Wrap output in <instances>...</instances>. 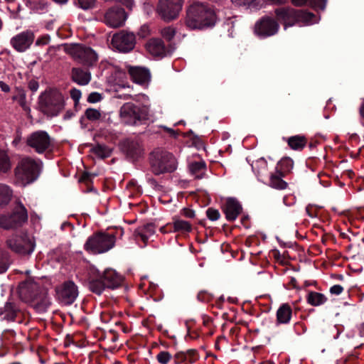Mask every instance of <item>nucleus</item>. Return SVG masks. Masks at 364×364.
<instances>
[{"label":"nucleus","mask_w":364,"mask_h":364,"mask_svg":"<svg viewBox=\"0 0 364 364\" xmlns=\"http://www.w3.org/2000/svg\"><path fill=\"white\" fill-rule=\"evenodd\" d=\"M292 315V309L289 304H283L277 310V321L278 323H287Z\"/></svg>","instance_id":"obj_27"},{"label":"nucleus","mask_w":364,"mask_h":364,"mask_svg":"<svg viewBox=\"0 0 364 364\" xmlns=\"http://www.w3.org/2000/svg\"><path fill=\"white\" fill-rule=\"evenodd\" d=\"M26 99V93L24 90L20 89L18 90V95L13 97V100H25Z\"/></svg>","instance_id":"obj_56"},{"label":"nucleus","mask_w":364,"mask_h":364,"mask_svg":"<svg viewBox=\"0 0 364 364\" xmlns=\"http://www.w3.org/2000/svg\"><path fill=\"white\" fill-rule=\"evenodd\" d=\"M284 171H289L293 166V161L288 157L283 158L278 164Z\"/></svg>","instance_id":"obj_41"},{"label":"nucleus","mask_w":364,"mask_h":364,"mask_svg":"<svg viewBox=\"0 0 364 364\" xmlns=\"http://www.w3.org/2000/svg\"><path fill=\"white\" fill-rule=\"evenodd\" d=\"M307 139L304 136H293L288 139L289 146L294 150L303 149L306 146Z\"/></svg>","instance_id":"obj_31"},{"label":"nucleus","mask_w":364,"mask_h":364,"mask_svg":"<svg viewBox=\"0 0 364 364\" xmlns=\"http://www.w3.org/2000/svg\"><path fill=\"white\" fill-rule=\"evenodd\" d=\"M105 287L109 289H114L122 286L124 282V277L118 274L112 269H107L102 274H100Z\"/></svg>","instance_id":"obj_19"},{"label":"nucleus","mask_w":364,"mask_h":364,"mask_svg":"<svg viewBox=\"0 0 364 364\" xmlns=\"http://www.w3.org/2000/svg\"><path fill=\"white\" fill-rule=\"evenodd\" d=\"M72 80L80 85H85L91 80V74L88 71H84L82 68H73L72 69Z\"/></svg>","instance_id":"obj_26"},{"label":"nucleus","mask_w":364,"mask_h":364,"mask_svg":"<svg viewBox=\"0 0 364 364\" xmlns=\"http://www.w3.org/2000/svg\"><path fill=\"white\" fill-rule=\"evenodd\" d=\"M39 173V166L33 159H31L22 160L15 168L16 179L23 186L33 182L38 178Z\"/></svg>","instance_id":"obj_7"},{"label":"nucleus","mask_w":364,"mask_h":364,"mask_svg":"<svg viewBox=\"0 0 364 364\" xmlns=\"http://www.w3.org/2000/svg\"><path fill=\"white\" fill-rule=\"evenodd\" d=\"M58 299L65 305L72 304L78 295L77 287L71 281H65L60 287H56Z\"/></svg>","instance_id":"obj_17"},{"label":"nucleus","mask_w":364,"mask_h":364,"mask_svg":"<svg viewBox=\"0 0 364 364\" xmlns=\"http://www.w3.org/2000/svg\"><path fill=\"white\" fill-rule=\"evenodd\" d=\"M174 359L176 363H180L186 360V354L184 352H178L175 354Z\"/></svg>","instance_id":"obj_52"},{"label":"nucleus","mask_w":364,"mask_h":364,"mask_svg":"<svg viewBox=\"0 0 364 364\" xmlns=\"http://www.w3.org/2000/svg\"><path fill=\"white\" fill-rule=\"evenodd\" d=\"M207 217L212 221L217 220L220 218V213L218 210L209 208L206 211Z\"/></svg>","instance_id":"obj_43"},{"label":"nucleus","mask_w":364,"mask_h":364,"mask_svg":"<svg viewBox=\"0 0 364 364\" xmlns=\"http://www.w3.org/2000/svg\"><path fill=\"white\" fill-rule=\"evenodd\" d=\"M277 22L282 23L284 28L303 23L309 24L315 18L314 14L304 9H295L290 6H282L274 9Z\"/></svg>","instance_id":"obj_2"},{"label":"nucleus","mask_w":364,"mask_h":364,"mask_svg":"<svg viewBox=\"0 0 364 364\" xmlns=\"http://www.w3.org/2000/svg\"><path fill=\"white\" fill-rule=\"evenodd\" d=\"M164 130H166L168 133L172 135L174 138H177L178 133L173 129L164 127Z\"/></svg>","instance_id":"obj_60"},{"label":"nucleus","mask_w":364,"mask_h":364,"mask_svg":"<svg viewBox=\"0 0 364 364\" xmlns=\"http://www.w3.org/2000/svg\"><path fill=\"white\" fill-rule=\"evenodd\" d=\"M27 220V210L18 201L11 213L0 215V228L4 230L16 229L22 227Z\"/></svg>","instance_id":"obj_5"},{"label":"nucleus","mask_w":364,"mask_h":364,"mask_svg":"<svg viewBox=\"0 0 364 364\" xmlns=\"http://www.w3.org/2000/svg\"><path fill=\"white\" fill-rule=\"evenodd\" d=\"M150 34V31L149 29L148 26L144 25L142 26L139 32L137 33V35L139 38H144L147 37Z\"/></svg>","instance_id":"obj_47"},{"label":"nucleus","mask_w":364,"mask_h":364,"mask_svg":"<svg viewBox=\"0 0 364 364\" xmlns=\"http://www.w3.org/2000/svg\"><path fill=\"white\" fill-rule=\"evenodd\" d=\"M197 352L196 350L190 349L186 351V355H188L190 357V363H193L196 360L193 358L196 355Z\"/></svg>","instance_id":"obj_58"},{"label":"nucleus","mask_w":364,"mask_h":364,"mask_svg":"<svg viewBox=\"0 0 364 364\" xmlns=\"http://www.w3.org/2000/svg\"><path fill=\"white\" fill-rule=\"evenodd\" d=\"M115 241L114 235L98 232L88 238L85 244V250L92 254L103 253L112 248Z\"/></svg>","instance_id":"obj_6"},{"label":"nucleus","mask_w":364,"mask_h":364,"mask_svg":"<svg viewBox=\"0 0 364 364\" xmlns=\"http://www.w3.org/2000/svg\"><path fill=\"white\" fill-rule=\"evenodd\" d=\"M118 146L126 158L133 162L139 160L144 155L142 145L137 140L126 138L119 141Z\"/></svg>","instance_id":"obj_12"},{"label":"nucleus","mask_w":364,"mask_h":364,"mask_svg":"<svg viewBox=\"0 0 364 364\" xmlns=\"http://www.w3.org/2000/svg\"><path fill=\"white\" fill-rule=\"evenodd\" d=\"M85 116L90 121H96L100 119L101 112L94 108H88L85 112Z\"/></svg>","instance_id":"obj_38"},{"label":"nucleus","mask_w":364,"mask_h":364,"mask_svg":"<svg viewBox=\"0 0 364 364\" xmlns=\"http://www.w3.org/2000/svg\"><path fill=\"white\" fill-rule=\"evenodd\" d=\"M34 35L32 32H23L11 39L13 47L18 51L22 52L28 48L33 43Z\"/></svg>","instance_id":"obj_21"},{"label":"nucleus","mask_w":364,"mask_h":364,"mask_svg":"<svg viewBox=\"0 0 364 364\" xmlns=\"http://www.w3.org/2000/svg\"><path fill=\"white\" fill-rule=\"evenodd\" d=\"M64 50L85 66H92L97 60L96 53L90 47L78 44H65Z\"/></svg>","instance_id":"obj_9"},{"label":"nucleus","mask_w":364,"mask_h":364,"mask_svg":"<svg viewBox=\"0 0 364 364\" xmlns=\"http://www.w3.org/2000/svg\"><path fill=\"white\" fill-rule=\"evenodd\" d=\"M38 105L40 111L44 114L57 116L64 109V97L57 89H50L41 93Z\"/></svg>","instance_id":"obj_4"},{"label":"nucleus","mask_w":364,"mask_h":364,"mask_svg":"<svg viewBox=\"0 0 364 364\" xmlns=\"http://www.w3.org/2000/svg\"><path fill=\"white\" fill-rule=\"evenodd\" d=\"M6 243L10 250L21 256L31 255L36 246L34 238L26 233L13 235Z\"/></svg>","instance_id":"obj_8"},{"label":"nucleus","mask_w":364,"mask_h":364,"mask_svg":"<svg viewBox=\"0 0 364 364\" xmlns=\"http://www.w3.org/2000/svg\"><path fill=\"white\" fill-rule=\"evenodd\" d=\"M271 186L277 189H285L287 187V183L285 182L280 176L272 175L270 177Z\"/></svg>","instance_id":"obj_36"},{"label":"nucleus","mask_w":364,"mask_h":364,"mask_svg":"<svg viewBox=\"0 0 364 364\" xmlns=\"http://www.w3.org/2000/svg\"><path fill=\"white\" fill-rule=\"evenodd\" d=\"M73 114H74L71 110H68L64 115V119H68L71 118L73 116Z\"/></svg>","instance_id":"obj_63"},{"label":"nucleus","mask_w":364,"mask_h":364,"mask_svg":"<svg viewBox=\"0 0 364 364\" xmlns=\"http://www.w3.org/2000/svg\"><path fill=\"white\" fill-rule=\"evenodd\" d=\"M182 214L186 218H193L195 217L194 211L188 208H184L182 209Z\"/></svg>","instance_id":"obj_53"},{"label":"nucleus","mask_w":364,"mask_h":364,"mask_svg":"<svg viewBox=\"0 0 364 364\" xmlns=\"http://www.w3.org/2000/svg\"><path fill=\"white\" fill-rule=\"evenodd\" d=\"M306 299L309 304L314 306L321 305L327 300L323 294L315 291H310L307 295Z\"/></svg>","instance_id":"obj_33"},{"label":"nucleus","mask_w":364,"mask_h":364,"mask_svg":"<svg viewBox=\"0 0 364 364\" xmlns=\"http://www.w3.org/2000/svg\"><path fill=\"white\" fill-rule=\"evenodd\" d=\"M205 168V164L203 161L193 162L189 165V170L191 173L197 174L202 169Z\"/></svg>","instance_id":"obj_40"},{"label":"nucleus","mask_w":364,"mask_h":364,"mask_svg":"<svg viewBox=\"0 0 364 364\" xmlns=\"http://www.w3.org/2000/svg\"><path fill=\"white\" fill-rule=\"evenodd\" d=\"M183 4V0H159L156 11L164 21L169 22L178 16Z\"/></svg>","instance_id":"obj_10"},{"label":"nucleus","mask_w":364,"mask_h":364,"mask_svg":"<svg viewBox=\"0 0 364 364\" xmlns=\"http://www.w3.org/2000/svg\"><path fill=\"white\" fill-rule=\"evenodd\" d=\"M279 28V25L276 19L264 16L256 22L254 31L258 36L265 38L276 34Z\"/></svg>","instance_id":"obj_15"},{"label":"nucleus","mask_w":364,"mask_h":364,"mask_svg":"<svg viewBox=\"0 0 364 364\" xmlns=\"http://www.w3.org/2000/svg\"><path fill=\"white\" fill-rule=\"evenodd\" d=\"M359 112L361 118L364 119V102L361 104L360 107Z\"/></svg>","instance_id":"obj_64"},{"label":"nucleus","mask_w":364,"mask_h":364,"mask_svg":"<svg viewBox=\"0 0 364 364\" xmlns=\"http://www.w3.org/2000/svg\"><path fill=\"white\" fill-rule=\"evenodd\" d=\"M231 2L235 6H246L247 8L250 6L257 7L259 4L258 0H231Z\"/></svg>","instance_id":"obj_37"},{"label":"nucleus","mask_w":364,"mask_h":364,"mask_svg":"<svg viewBox=\"0 0 364 364\" xmlns=\"http://www.w3.org/2000/svg\"><path fill=\"white\" fill-rule=\"evenodd\" d=\"M0 87L4 92H9L10 91L9 86L2 81H0Z\"/></svg>","instance_id":"obj_59"},{"label":"nucleus","mask_w":364,"mask_h":364,"mask_svg":"<svg viewBox=\"0 0 364 364\" xmlns=\"http://www.w3.org/2000/svg\"><path fill=\"white\" fill-rule=\"evenodd\" d=\"M343 287L341 285H334L330 289V292L333 294H340L343 291Z\"/></svg>","instance_id":"obj_55"},{"label":"nucleus","mask_w":364,"mask_h":364,"mask_svg":"<svg viewBox=\"0 0 364 364\" xmlns=\"http://www.w3.org/2000/svg\"><path fill=\"white\" fill-rule=\"evenodd\" d=\"M148 181L149 183H151L152 186H154L156 188L159 186L158 182L156 181V180L154 178H149Z\"/></svg>","instance_id":"obj_62"},{"label":"nucleus","mask_w":364,"mask_h":364,"mask_svg":"<svg viewBox=\"0 0 364 364\" xmlns=\"http://www.w3.org/2000/svg\"><path fill=\"white\" fill-rule=\"evenodd\" d=\"M218 20L213 7L208 3L193 1L186 9L184 24L191 30H204L213 28Z\"/></svg>","instance_id":"obj_1"},{"label":"nucleus","mask_w":364,"mask_h":364,"mask_svg":"<svg viewBox=\"0 0 364 364\" xmlns=\"http://www.w3.org/2000/svg\"><path fill=\"white\" fill-rule=\"evenodd\" d=\"M105 285V284H104L102 279H101V277L100 276V273L98 274L97 278L90 279L88 282L89 289L92 292H93L97 295L101 294L102 292L103 291V290L107 289Z\"/></svg>","instance_id":"obj_30"},{"label":"nucleus","mask_w":364,"mask_h":364,"mask_svg":"<svg viewBox=\"0 0 364 364\" xmlns=\"http://www.w3.org/2000/svg\"><path fill=\"white\" fill-rule=\"evenodd\" d=\"M149 163L155 175L172 173L177 168V161L173 155L161 148H156L150 153Z\"/></svg>","instance_id":"obj_3"},{"label":"nucleus","mask_w":364,"mask_h":364,"mask_svg":"<svg viewBox=\"0 0 364 364\" xmlns=\"http://www.w3.org/2000/svg\"><path fill=\"white\" fill-rule=\"evenodd\" d=\"M12 197V191L9 186L0 184V208L7 205Z\"/></svg>","instance_id":"obj_32"},{"label":"nucleus","mask_w":364,"mask_h":364,"mask_svg":"<svg viewBox=\"0 0 364 364\" xmlns=\"http://www.w3.org/2000/svg\"><path fill=\"white\" fill-rule=\"evenodd\" d=\"M129 74L132 80L138 84H144L149 81L151 75L149 70L141 67H129Z\"/></svg>","instance_id":"obj_23"},{"label":"nucleus","mask_w":364,"mask_h":364,"mask_svg":"<svg viewBox=\"0 0 364 364\" xmlns=\"http://www.w3.org/2000/svg\"><path fill=\"white\" fill-rule=\"evenodd\" d=\"M117 2L124 6L129 11H132L134 6V0H117Z\"/></svg>","instance_id":"obj_49"},{"label":"nucleus","mask_w":364,"mask_h":364,"mask_svg":"<svg viewBox=\"0 0 364 364\" xmlns=\"http://www.w3.org/2000/svg\"><path fill=\"white\" fill-rule=\"evenodd\" d=\"M11 263L9 253L0 248V274L5 272Z\"/></svg>","instance_id":"obj_34"},{"label":"nucleus","mask_w":364,"mask_h":364,"mask_svg":"<svg viewBox=\"0 0 364 364\" xmlns=\"http://www.w3.org/2000/svg\"><path fill=\"white\" fill-rule=\"evenodd\" d=\"M292 4L295 6H305L307 2L314 10H324L327 0H291Z\"/></svg>","instance_id":"obj_28"},{"label":"nucleus","mask_w":364,"mask_h":364,"mask_svg":"<svg viewBox=\"0 0 364 364\" xmlns=\"http://www.w3.org/2000/svg\"><path fill=\"white\" fill-rule=\"evenodd\" d=\"M70 95L71 98L74 100V102H75L74 105H75V107H76L77 106V105L79 104V100L81 97V92L76 88H73L70 91Z\"/></svg>","instance_id":"obj_44"},{"label":"nucleus","mask_w":364,"mask_h":364,"mask_svg":"<svg viewBox=\"0 0 364 364\" xmlns=\"http://www.w3.org/2000/svg\"><path fill=\"white\" fill-rule=\"evenodd\" d=\"M148 52L156 57H164L166 55L164 43L161 38H151L146 44Z\"/></svg>","instance_id":"obj_24"},{"label":"nucleus","mask_w":364,"mask_h":364,"mask_svg":"<svg viewBox=\"0 0 364 364\" xmlns=\"http://www.w3.org/2000/svg\"><path fill=\"white\" fill-rule=\"evenodd\" d=\"M90 152L96 155L97 157L104 159L110 156L112 152V149L105 144H97L90 149Z\"/></svg>","instance_id":"obj_29"},{"label":"nucleus","mask_w":364,"mask_h":364,"mask_svg":"<svg viewBox=\"0 0 364 364\" xmlns=\"http://www.w3.org/2000/svg\"><path fill=\"white\" fill-rule=\"evenodd\" d=\"M102 100L101 94L98 92H92L88 95L87 101L90 103H95Z\"/></svg>","instance_id":"obj_46"},{"label":"nucleus","mask_w":364,"mask_h":364,"mask_svg":"<svg viewBox=\"0 0 364 364\" xmlns=\"http://www.w3.org/2000/svg\"><path fill=\"white\" fill-rule=\"evenodd\" d=\"M18 103L25 111H30V108L26 105V99L25 100H19Z\"/></svg>","instance_id":"obj_61"},{"label":"nucleus","mask_w":364,"mask_h":364,"mask_svg":"<svg viewBox=\"0 0 364 364\" xmlns=\"http://www.w3.org/2000/svg\"><path fill=\"white\" fill-rule=\"evenodd\" d=\"M10 168L9 159L6 153L0 151V171L6 172Z\"/></svg>","instance_id":"obj_39"},{"label":"nucleus","mask_w":364,"mask_h":364,"mask_svg":"<svg viewBox=\"0 0 364 364\" xmlns=\"http://www.w3.org/2000/svg\"><path fill=\"white\" fill-rule=\"evenodd\" d=\"M112 43L119 51L127 53L134 48L136 36L132 32L122 30L113 35Z\"/></svg>","instance_id":"obj_13"},{"label":"nucleus","mask_w":364,"mask_h":364,"mask_svg":"<svg viewBox=\"0 0 364 364\" xmlns=\"http://www.w3.org/2000/svg\"><path fill=\"white\" fill-rule=\"evenodd\" d=\"M192 230L191 224L185 220H176L173 222V231L174 232H190Z\"/></svg>","instance_id":"obj_35"},{"label":"nucleus","mask_w":364,"mask_h":364,"mask_svg":"<svg viewBox=\"0 0 364 364\" xmlns=\"http://www.w3.org/2000/svg\"><path fill=\"white\" fill-rule=\"evenodd\" d=\"M50 40V37L48 36H43L40 38H38L36 41V45L41 46V45H46L48 43Z\"/></svg>","instance_id":"obj_57"},{"label":"nucleus","mask_w":364,"mask_h":364,"mask_svg":"<svg viewBox=\"0 0 364 364\" xmlns=\"http://www.w3.org/2000/svg\"><path fill=\"white\" fill-rule=\"evenodd\" d=\"M20 312V309L14 301H8L3 308L0 309V315L8 321H14Z\"/></svg>","instance_id":"obj_25"},{"label":"nucleus","mask_w":364,"mask_h":364,"mask_svg":"<svg viewBox=\"0 0 364 364\" xmlns=\"http://www.w3.org/2000/svg\"><path fill=\"white\" fill-rule=\"evenodd\" d=\"M154 228H155V225L152 223H147L146 225H144L143 226L142 230H144L146 232L149 233V235H153L155 232Z\"/></svg>","instance_id":"obj_51"},{"label":"nucleus","mask_w":364,"mask_h":364,"mask_svg":"<svg viewBox=\"0 0 364 364\" xmlns=\"http://www.w3.org/2000/svg\"><path fill=\"white\" fill-rule=\"evenodd\" d=\"M29 304L38 313L46 312L51 304L47 290L45 289L44 291H40V294H38Z\"/></svg>","instance_id":"obj_22"},{"label":"nucleus","mask_w":364,"mask_h":364,"mask_svg":"<svg viewBox=\"0 0 364 364\" xmlns=\"http://www.w3.org/2000/svg\"><path fill=\"white\" fill-rule=\"evenodd\" d=\"M26 144L37 153L43 154L50 147L51 139L46 132L36 131L27 137Z\"/></svg>","instance_id":"obj_14"},{"label":"nucleus","mask_w":364,"mask_h":364,"mask_svg":"<svg viewBox=\"0 0 364 364\" xmlns=\"http://www.w3.org/2000/svg\"><path fill=\"white\" fill-rule=\"evenodd\" d=\"M36 282L33 281H24L19 284L17 289L19 299L25 302L30 304L40 291H44Z\"/></svg>","instance_id":"obj_16"},{"label":"nucleus","mask_w":364,"mask_h":364,"mask_svg":"<svg viewBox=\"0 0 364 364\" xmlns=\"http://www.w3.org/2000/svg\"><path fill=\"white\" fill-rule=\"evenodd\" d=\"M134 235L136 237H137V236L140 237L145 245L147 244L149 237H148V236L146 235V234H144L143 232V230H140L139 228H138L134 231Z\"/></svg>","instance_id":"obj_50"},{"label":"nucleus","mask_w":364,"mask_h":364,"mask_svg":"<svg viewBox=\"0 0 364 364\" xmlns=\"http://www.w3.org/2000/svg\"><path fill=\"white\" fill-rule=\"evenodd\" d=\"M127 18V13L119 6L111 7L105 14L106 23L113 28L122 26Z\"/></svg>","instance_id":"obj_18"},{"label":"nucleus","mask_w":364,"mask_h":364,"mask_svg":"<svg viewBox=\"0 0 364 364\" xmlns=\"http://www.w3.org/2000/svg\"><path fill=\"white\" fill-rule=\"evenodd\" d=\"M156 358L161 364H167L171 358V355L167 351H161L157 355Z\"/></svg>","instance_id":"obj_42"},{"label":"nucleus","mask_w":364,"mask_h":364,"mask_svg":"<svg viewBox=\"0 0 364 364\" xmlns=\"http://www.w3.org/2000/svg\"><path fill=\"white\" fill-rule=\"evenodd\" d=\"M77 1L80 7L87 10L94 6L95 0H77Z\"/></svg>","instance_id":"obj_45"},{"label":"nucleus","mask_w":364,"mask_h":364,"mask_svg":"<svg viewBox=\"0 0 364 364\" xmlns=\"http://www.w3.org/2000/svg\"><path fill=\"white\" fill-rule=\"evenodd\" d=\"M97 174L95 173H90L87 171H84L81 176V177L79 179V182L82 183H88V182H92V179H91V176H96Z\"/></svg>","instance_id":"obj_48"},{"label":"nucleus","mask_w":364,"mask_h":364,"mask_svg":"<svg viewBox=\"0 0 364 364\" xmlns=\"http://www.w3.org/2000/svg\"><path fill=\"white\" fill-rule=\"evenodd\" d=\"M120 115L123 118H127V124H135L136 121L142 122L147 120L148 109L146 107H140L133 103L124 104L120 110Z\"/></svg>","instance_id":"obj_11"},{"label":"nucleus","mask_w":364,"mask_h":364,"mask_svg":"<svg viewBox=\"0 0 364 364\" xmlns=\"http://www.w3.org/2000/svg\"><path fill=\"white\" fill-rule=\"evenodd\" d=\"M38 82L34 79H32L29 82H28V88L32 91V92H35L38 90Z\"/></svg>","instance_id":"obj_54"},{"label":"nucleus","mask_w":364,"mask_h":364,"mask_svg":"<svg viewBox=\"0 0 364 364\" xmlns=\"http://www.w3.org/2000/svg\"><path fill=\"white\" fill-rule=\"evenodd\" d=\"M223 210L228 221H234L242 212V207L236 198H228Z\"/></svg>","instance_id":"obj_20"}]
</instances>
